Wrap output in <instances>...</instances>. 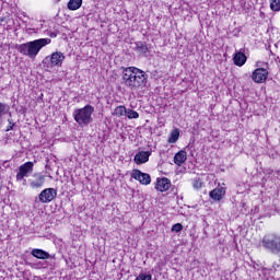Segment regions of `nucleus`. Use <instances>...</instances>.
I'll return each mask as SVG.
<instances>
[{"label":"nucleus","instance_id":"nucleus-15","mask_svg":"<svg viewBox=\"0 0 280 280\" xmlns=\"http://www.w3.org/2000/svg\"><path fill=\"white\" fill-rule=\"evenodd\" d=\"M185 161H187V152L184 150H180L179 152H177L174 156V163L175 165H178V167H180V165H183V163H185Z\"/></svg>","mask_w":280,"mask_h":280},{"label":"nucleus","instance_id":"nucleus-12","mask_svg":"<svg viewBox=\"0 0 280 280\" xmlns=\"http://www.w3.org/2000/svg\"><path fill=\"white\" fill-rule=\"evenodd\" d=\"M151 154L152 152L150 151H140L135 155L133 161L137 165H143V163H148V161H150Z\"/></svg>","mask_w":280,"mask_h":280},{"label":"nucleus","instance_id":"nucleus-22","mask_svg":"<svg viewBox=\"0 0 280 280\" xmlns=\"http://www.w3.org/2000/svg\"><path fill=\"white\" fill-rule=\"evenodd\" d=\"M270 8L273 12L280 11V0H270Z\"/></svg>","mask_w":280,"mask_h":280},{"label":"nucleus","instance_id":"nucleus-16","mask_svg":"<svg viewBox=\"0 0 280 280\" xmlns=\"http://www.w3.org/2000/svg\"><path fill=\"white\" fill-rule=\"evenodd\" d=\"M31 255H33V257H36V259H49V257H51V255H49V253H47L46 250H43V249H38V248H34L31 252Z\"/></svg>","mask_w":280,"mask_h":280},{"label":"nucleus","instance_id":"nucleus-5","mask_svg":"<svg viewBox=\"0 0 280 280\" xmlns=\"http://www.w3.org/2000/svg\"><path fill=\"white\" fill-rule=\"evenodd\" d=\"M262 246L271 253H280V235L268 234L264 236Z\"/></svg>","mask_w":280,"mask_h":280},{"label":"nucleus","instance_id":"nucleus-4","mask_svg":"<svg viewBox=\"0 0 280 280\" xmlns=\"http://www.w3.org/2000/svg\"><path fill=\"white\" fill-rule=\"evenodd\" d=\"M65 62V54L61 51L52 52L50 56H47L43 59V66L46 69H54V67H62Z\"/></svg>","mask_w":280,"mask_h":280},{"label":"nucleus","instance_id":"nucleus-13","mask_svg":"<svg viewBox=\"0 0 280 280\" xmlns=\"http://www.w3.org/2000/svg\"><path fill=\"white\" fill-rule=\"evenodd\" d=\"M172 187V182L167 177H163L161 179H158L155 189L158 191H167Z\"/></svg>","mask_w":280,"mask_h":280},{"label":"nucleus","instance_id":"nucleus-6","mask_svg":"<svg viewBox=\"0 0 280 280\" xmlns=\"http://www.w3.org/2000/svg\"><path fill=\"white\" fill-rule=\"evenodd\" d=\"M32 172H34V162H25L19 167L16 182L22 183V185L25 187L27 185V179H25V177L30 176Z\"/></svg>","mask_w":280,"mask_h":280},{"label":"nucleus","instance_id":"nucleus-14","mask_svg":"<svg viewBox=\"0 0 280 280\" xmlns=\"http://www.w3.org/2000/svg\"><path fill=\"white\" fill-rule=\"evenodd\" d=\"M246 60H248V58L242 51L235 52L233 57V62L236 67H244V65H246Z\"/></svg>","mask_w":280,"mask_h":280},{"label":"nucleus","instance_id":"nucleus-2","mask_svg":"<svg viewBox=\"0 0 280 280\" xmlns=\"http://www.w3.org/2000/svg\"><path fill=\"white\" fill-rule=\"evenodd\" d=\"M51 44V38H39L25 44H20L16 49L22 56H28V58H35L43 47Z\"/></svg>","mask_w":280,"mask_h":280},{"label":"nucleus","instance_id":"nucleus-10","mask_svg":"<svg viewBox=\"0 0 280 280\" xmlns=\"http://www.w3.org/2000/svg\"><path fill=\"white\" fill-rule=\"evenodd\" d=\"M30 185L32 189H40V187L45 185V175H43L42 173H35L33 175V178L30 179Z\"/></svg>","mask_w":280,"mask_h":280},{"label":"nucleus","instance_id":"nucleus-20","mask_svg":"<svg viewBox=\"0 0 280 280\" xmlns=\"http://www.w3.org/2000/svg\"><path fill=\"white\" fill-rule=\"evenodd\" d=\"M179 137H180V131H178V129L173 130L168 137V143H176Z\"/></svg>","mask_w":280,"mask_h":280},{"label":"nucleus","instance_id":"nucleus-7","mask_svg":"<svg viewBox=\"0 0 280 280\" xmlns=\"http://www.w3.org/2000/svg\"><path fill=\"white\" fill-rule=\"evenodd\" d=\"M56 196H58V190L55 188H45L40 191L38 195V200L42 202V205H47L51 202Z\"/></svg>","mask_w":280,"mask_h":280},{"label":"nucleus","instance_id":"nucleus-17","mask_svg":"<svg viewBox=\"0 0 280 280\" xmlns=\"http://www.w3.org/2000/svg\"><path fill=\"white\" fill-rule=\"evenodd\" d=\"M82 8V0H69L68 10L75 11Z\"/></svg>","mask_w":280,"mask_h":280},{"label":"nucleus","instance_id":"nucleus-26","mask_svg":"<svg viewBox=\"0 0 280 280\" xmlns=\"http://www.w3.org/2000/svg\"><path fill=\"white\" fill-rule=\"evenodd\" d=\"M9 125L5 129V132H10V130H14V126L16 125L12 118H8Z\"/></svg>","mask_w":280,"mask_h":280},{"label":"nucleus","instance_id":"nucleus-1","mask_svg":"<svg viewBox=\"0 0 280 280\" xmlns=\"http://www.w3.org/2000/svg\"><path fill=\"white\" fill-rule=\"evenodd\" d=\"M122 84L129 91L145 89L148 84V73L137 67L122 68Z\"/></svg>","mask_w":280,"mask_h":280},{"label":"nucleus","instance_id":"nucleus-21","mask_svg":"<svg viewBox=\"0 0 280 280\" xmlns=\"http://www.w3.org/2000/svg\"><path fill=\"white\" fill-rule=\"evenodd\" d=\"M125 115L128 119H139V113L135 109L127 108Z\"/></svg>","mask_w":280,"mask_h":280},{"label":"nucleus","instance_id":"nucleus-8","mask_svg":"<svg viewBox=\"0 0 280 280\" xmlns=\"http://www.w3.org/2000/svg\"><path fill=\"white\" fill-rule=\"evenodd\" d=\"M131 178L139 180L140 185H150V183H152V177H150V174L143 173L140 170H133L131 172Z\"/></svg>","mask_w":280,"mask_h":280},{"label":"nucleus","instance_id":"nucleus-18","mask_svg":"<svg viewBox=\"0 0 280 280\" xmlns=\"http://www.w3.org/2000/svg\"><path fill=\"white\" fill-rule=\"evenodd\" d=\"M136 49L139 51V54H148L150 51V48L145 42H136Z\"/></svg>","mask_w":280,"mask_h":280},{"label":"nucleus","instance_id":"nucleus-19","mask_svg":"<svg viewBox=\"0 0 280 280\" xmlns=\"http://www.w3.org/2000/svg\"><path fill=\"white\" fill-rule=\"evenodd\" d=\"M126 110H127L126 106L119 105V106H117V107L114 109L113 115H114L115 117H124V115H126Z\"/></svg>","mask_w":280,"mask_h":280},{"label":"nucleus","instance_id":"nucleus-24","mask_svg":"<svg viewBox=\"0 0 280 280\" xmlns=\"http://www.w3.org/2000/svg\"><path fill=\"white\" fill-rule=\"evenodd\" d=\"M135 280H152V275L140 272Z\"/></svg>","mask_w":280,"mask_h":280},{"label":"nucleus","instance_id":"nucleus-3","mask_svg":"<svg viewBox=\"0 0 280 280\" xmlns=\"http://www.w3.org/2000/svg\"><path fill=\"white\" fill-rule=\"evenodd\" d=\"M93 113H95V107L85 105L83 108L75 109L72 117L83 128V126H89L93 121Z\"/></svg>","mask_w":280,"mask_h":280},{"label":"nucleus","instance_id":"nucleus-27","mask_svg":"<svg viewBox=\"0 0 280 280\" xmlns=\"http://www.w3.org/2000/svg\"><path fill=\"white\" fill-rule=\"evenodd\" d=\"M49 36H50V38H56V36H58V34H56V33H49Z\"/></svg>","mask_w":280,"mask_h":280},{"label":"nucleus","instance_id":"nucleus-11","mask_svg":"<svg viewBox=\"0 0 280 280\" xmlns=\"http://www.w3.org/2000/svg\"><path fill=\"white\" fill-rule=\"evenodd\" d=\"M209 196L215 202H220L224 196H226V188L224 187H217L209 192Z\"/></svg>","mask_w":280,"mask_h":280},{"label":"nucleus","instance_id":"nucleus-9","mask_svg":"<svg viewBox=\"0 0 280 280\" xmlns=\"http://www.w3.org/2000/svg\"><path fill=\"white\" fill-rule=\"evenodd\" d=\"M252 80L256 82V84H264V82L268 80V70L264 68H257L252 74Z\"/></svg>","mask_w":280,"mask_h":280},{"label":"nucleus","instance_id":"nucleus-28","mask_svg":"<svg viewBox=\"0 0 280 280\" xmlns=\"http://www.w3.org/2000/svg\"><path fill=\"white\" fill-rule=\"evenodd\" d=\"M57 3H60V1H62V0H55Z\"/></svg>","mask_w":280,"mask_h":280},{"label":"nucleus","instance_id":"nucleus-23","mask_svg":"<svg viewBox=\"0 0 280 280\" xmlns=\"http://www.w3.org/2000/svg\"><path fill=\"white\" fill-rule=\"evenodd\" d=\"M192 187L194 189H202V179H200V177H196L192 180Z\"/></svg>","mask_w":280,"mask_h":280},{"label":"nucleus","instance_id":"nucleus-25","mask_svg":"<svg viewBox=\"0 0 280 280\" xmlns=\"http://www.w3.org/2000/svg\"><path fill=\"white\" fill-rule=\"evenodd\" d=\"M171 231L173 233H180V231H183V224L180 223H176L172 226Z\"/></svg>","mask_w":280,"mask_h":280}]
</instances>
